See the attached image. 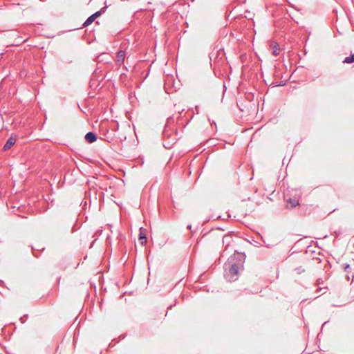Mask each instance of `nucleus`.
Wrapping results in <instances>:
<instances>
[{
    "instance_id": "obj_1",
    "label": "nucleus",
    "mask_w": 354,
    "mask_h": 354,
    "mask_svg": "<svg viewBox=\"0 0 354 354\" xmlns=\"http://www.w3.org/2000/svg\"><path fill=\"white\" fill-rule=\"evenodd\" d=\"M245 256L244 253H236L230 256L225 266L224 277L229 281L238 279L239 268L243 266Z\"/></svg>"
},
{
    "instance_id": "obj_2",
    "label": "nucleus",
    "mask_w": 354,
    "mask_h": 354,
    "mask_svg": "<svg viewBox=\"0 0 354 354\" xmlns=\"http://www.w3.org/2000/svg\"><path fill=\"white\" fill-rule=\"evenodd\" d=\"M95 60L98 63H105L108 64L111 62V57L109 53H103L99 55L96 58Z\"/></svg>"
},
{
    "instance_id": "obj_3",
    "label": "nucleus",
    "mask_w": 354,
    "mask_h": 354,
    "mask_svg": "<svg viewBox=\"0 0 354 354\" xmlns=\"http://www.w3.org/2000/svg\"><path fill=\"white\" fill-rule=\"evenodd\" d=\"M100 15H101V11L95 12L94 14H93L92 15H91L90 17H88L87 18V19L83 24V26L86 27V26L91 25L95 20V19L97 17L100 16Z\"/></svg>"
},
{
    "instance_id": "obj_4",
    "label": "nucleus",
    "mask_w": 354,
    "mask_h": 354,
    "mask_svg": "<svg viewBox=\"0 0 354 354\" xmlns=\"http://www.w3.org/2000/svg\"><path fill=\"white\" fill-rule=\"evenodd\" d=\"M175 122V119L174 117H169L167 118V122L165 124V129L163 131V136H169V129H171V125L173 124Z\"/></svg>"
},
{
    "instance_id": "obj_5",
    "label": "nucleus",
    "mask_w": 354,
    "mask_h": 354,
    "mask_svg": "<svg viewBox=\"0 0 354 354\" xmlns=\"http://www.w3.org/2000/svg\"><path fill=\"white\" fill-rule=\"evenodd\" d=\"M126 56V52L123 50H120L118 52L117 56H116V62L118 64H121L124 62Z\"/></svg>"
},
{
    "instance_id": "obj_6",
    "label": "nucleus",
    "mask_w": 354,
    "mask_h": 354,
    "mask_svg": "<svg viewBox=\"0 0 354 354\" xmlns=\"http://www.w3.org/2000/svg\"><path fill=\"white\" fill-rule=\"evenodd\" d=\"M97 139V136L92 131H89L85 135V140L88 143H93L95 142Z\"/></svg>"
},
{
    "instance_id": "obj_7",
    "label": "nucleus",
    "mask_w": 354,
    "mask_h": 354,
    "mask_svg": "<svg viewBox=\"0 0 354 354\" xmlns=\"http://www.w3.org/2000/svg\"><path fill=\"white\" fill-rule=\"evenodd\" d=\"M16 139L13 138L12 136H10L6 141V144L4 145L3 149V151H8L10 149L15 143Z\"/></svg>"
},
{
    "instance_id": "obj_8",
    "label": "nucleus",
    "mask_w": 354,
    "mask_h": 354,
    "mask_svg": "<svg viewBox=\"0 0 354 354\" xmlns=\"http://www.w3.org/2000/svg\"><path fill=\"white\" fill-rule=\"evenodd\" d=\"M143 227L140 228V232L139 234V240L140 241V243L142 245H145L147 243V236L146 234L142 232Z\"/></svg>"
},
{
    "instance_id": "obj_9",
    "label": "nucleus",
    "mask_w": 354,
    "mask_h": 354,
    "mask_svg": "<svg viewBox=\"0 0 354 354\" xmlns=\"http://www.w3.org/2000/svg\"><path fill=\"white\" fill-rule=\"evenodd\" d=\"M286 202L290 205V207H295L299 205V201L295 198H287Z\"/></svg>"
},
{
    "instance_id": "obj_10",
    "label": "nucleus",
    "mask_w": 354,
    "mask_h": 354,
    "mask_svg": "<svg viewBox=\"0 0 354 354\" xmlns=\"http://www.w3.org/2000/svg\"><path fill=\"white\" fill-rule=\"evenodd\" d=\"M354 62V53L351 54L350 56L346 57L343 61V63L351 64Z\"/></svg>"
},
{
    "instance_id": "obj_11",
    "label": "nucleus",
    "mask_w": 354,
    "mask_h": 354,
    "mask_svg": "<svg viewBox=\"0 0 354 354\" xmlns=\"http://www.w3.org/2000/svg\"><path fill=\"white\" fill-rule=\"evenodd\" d=\"M103 136H104V138L103 139L106 140L109 142H111V140L113 138L111 135L109 133V130H107L106 132Z\"/></svg>"
},
{
    "instance_id": "obj_12",
    "label": "nucleus",
    "mask_w": 354,
    "mask_h": 354,
    "mask_svg": "<svg viewBox=\"0 0 354 354\" xmlns=\"http://www.w3.org/2000/svg\"><path fill=\"white\" fill-rule=\"evenodd\" d=\"M343 268H344V271L347 273H349L351 271V267L350 264H348V263L343 264Z\"/></svg>"
},
{
    "instance_id": "obj_13",
    "label": "nucleus",
    "mask_w": 354,
    "mask_h": 354,
    "mask_svg": "<svg viewBox=\"0 0 354 354\" xmlns=\"http://www.w3.org/2000/svg\"><path fill=\"white\" fill-rule=\"evenodd\" d=\"M279 48H278V44H276L273 46V48H272V54H273L274 55H279Z\"/></svg>"
},
{
    "instance_id": "obj_14",
    "label": "nucleus",
    "mask_w": 354,
    "mask_h": 354,
    "mask_svg": "<svg viewBox=\"0 0 354 354\" xmlns=\"http://www.w3.org/2000/svg\"><path fill=\"white\" fill-rule=\"evenodd\" d=\"M230 239H231V237L229 236H224L223 238V243H225L226 242L227 243Z\"/></svg>"
},
{
    "instance_id": "obj_15",
    "label": "nucleus",
    "mask_w": 354,
    "mask_h": 354,
    "mask_svg": "<svg viewBox=\"0 0 354 354\" xmlns=\"http://www.w3.org/2000/svg\"><path fill=\"white\" fill-rule=\"evenodd\" d=\"M319 284H321L320 279H318L317 281V285L319 286Z\"/></svg>"
},
{
    "instance_id": "obj_16",
    "label": "nucleus",
    "mask_w": 354,
    "mask_h": 354,
    "mask_svg": "<svg viewBox=\"0 0 354 354\" xmlns=\"http://www.w3.org/2000/svg\"><path fill=\"white\" fill-rule=\"evenodd\" d=\"M284 84H285V83H280V84H277L276 86H283V85H284Z\"/></svg>"
},
{
    "instance_id": "obj_17",
    "label": "nucleus",
    "mask_w": 354,
    "mask_h": 354,
    "mask_svg": "<svg viewBox=\"0 0 354 354\" xmlns=\"http://www.w3.org/2000/svg\"><path fill=\"white\" fill-rule=\"evenodd\" d=\"M187 228H188V229H189V230H191V229H192V225H187Z\"/></svg>"
},
{
    "instance_id": "obj_18",
    "label": "nucleus",
    "mask_w": 354,
    "mask_h": 354,
    "mask_svg": "<svg viewBox=\"0 0 354 354\" xmlns=\"http://www.w3.org/2000/svg\"><path fill=\"white\" fill-rule=\"evenodd\" d=\"M322 289V288H319L317 289V291H319V290H321Z\"/></svg>"
},
{
    "instance_id": "obj_19",
    "label": "nucleus",
    "mask_w": 354,
    "mask_h": 354,
    "mask_svg": "<svg viewBox=\"0 0 354 354\" xmlns=\"http://www.w3.org/2000/svg\"><path fill=\"white\" fill-rule=\"evenodd\" d=\"M227 247H228V243L226 245V248H227ZM225 249H227V248H225ZM225 250H224V252H225Z\"/></svg>"
},
{
    "instance_id": "obj_20",
    "label": "nucleus",
    "mask_w": 354,
    "mask_h": 354,
    "mask_svg": "<svg viewBox=\"0 0 354 354\" xmlns=\"http://www.w3.org/2000/svg\"><path fill=\"white\" fill-rule=\"evenodd\" d=\"M192 1H194V0H192Z\"/></svg>"
}]
</instances>
